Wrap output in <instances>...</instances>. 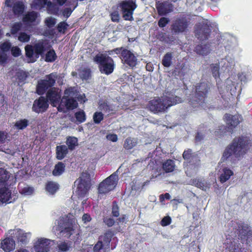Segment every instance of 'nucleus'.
Returning a JSON list of instances; mask_svg holds the SVG:
<instances>
[{
    "label": "nucleus",
    "instance_id": "57",
    "mask_svg": "<svg viewBox=\"0 0 252 252\" xmlns=\"http://www.w3.org/2000/svg\"><path fill=\"white\" fill-rule=\"evenodd\" d=\"M169 18L166 17H161L158 21V26L161 28L165 27L169 22Z\"/></svg>",
    "mask_w": 252,
    "mask_h": 252
},
{
    "label": "nucleus",
    "instance_id": "28",
    "mask_svg": "<svg viewBox=\"0 0 252 252\" xmlns=\"http://www.w3.org/2000/svg\"><path fill=\"white\" fill-rule=\"evenodd\" d=\"M65 163L63 162L59 161L55 164L54 168L52 171V174L54 176H60L65 172Z\"/></svg>",
    "mask_w": 252,
    "mask_h": 252
},
{
    "label": "nucleus",
    "instance_id": "44",
    "mask_svg": "<svg viewBox=\"0 0 252 252\" xmlns=\"http://www.w3.org/2000/svg\"><path fill=\"white\" fill-rule=\"evenodd\" d=\"M194 157L192 150L188 149L185 150L183 154V158L188 163H190L191 160Z\"/></svg>",
    "mask_w": 252,
    "mask_h": 252
},
{
    "label": "nucleus",
    "instance_id": "6",
    "mask_svg": "<svg viewBox=\"0 0 252 252\" xmlns=\"http://www.w3.org/2000/svg\"><path fill=\"white\" fill-rule=\"evenodd\" d=\"M74 95V89L70 87L66 89L64 91V95L61 100L58 107L59 112H65L64 109L73 110L78 106V103L76 99L72 97Z\"/></svg>",
    "mask_w": 252,
    "mask_h": 252
},
{
    "label": "nucleus",
    "instance_id": "25",
    "mask_svg": "<svg viewBox=\"0 0 252 252\" xmlns=\"http://www.w3.org/2000/svg\"><path fill=\"white\" fill-rule=\"evenodd\" d=\"M12 7L14 14L17 16L22 15L25 10V5L23 2L21 1L16 2Z\"/></svg>",
    "mask_w": 252,
    "mask_h": 252
},
{
    "label": "nucleus",
    "instance_id": "50",
    "mask_svg": "<svg viewBox=\"0 0 252 252\" xmlns=\"http://www.w3.org/2000/svg\"><path fill=\"white\" fill-rule=\"evenodd\" d=\"M22 27V24L20 22H16L14 23L11 27L10 32L12 34H16L19 31Z\"/></svg>",
    "mask_w": 252,
    "mask_h": 252
},
{
    "label": "nucleus",
    "instance_id": "34",
    "mask_svg": "<svg viewBox=\"0 0 252 252\" xmlns=\"http://www.w3.org/2000/svg\"><path fill=\"white\" fill-rule=\"evenodd\" d=\"M66 144L67 148L72 151L78 145V139L74 136H68L66 137Z\"/></svg>",
    "mask_w": 252,
    "mask_h": 252
},
{
    "label": "nucleus",
    "instance_id": "32",
    "mask_svg": "<svg viewBox=\"0 0 252 252\" xmlns=\"http://www.w3.org/2000/svg\"><path fill=\"white\" fill-rule=\"evenodd\" d=\"M175 167V164L174 160L168 159L164 161L162 164L163 170L166 173H170L173 172Z\"/></svg>",
    "mask_w": 252,
    "mask_h": 252
},
{
    "label": "nucleus",
    "instance_id": "58",
    "mask_svg": "<svg viewBox=\"0 0 252 252\" xmlns=\"http://www.w3.org/2000/svg\"><path fill=\"white\" fill-rule=\"evenodd\" d=\"M45 23L48 28H52L56 24V19L51 17H48L46 19Z\"/></svg>",
    "mask_w": 252,
    "mask_h": 252
},
{
    "label": "nucleus",
    "instance_id": "30",
    "mask_svg": "<svg viewBox=\"0 0 252 252\" xmlns=\"http://www.w3.org/2000/svg\"><path fill=\"white\" fill-rule=\"evenodd\" d=\"M121 9L132 10L134 11L137 7V5L135 1L133 0H126L122 2L121 3Z\"/></svg>",
    "mask_w": 252,
    "mask_h": 252
},
{
    "label": "nucleus",
    "instance_id": "60",
    "mask_svg": "<svg viewBox=\"0 0 252 252\" xmlns=\"http://www.w3.org/2000/svg\"><path fill=\"white\" fill-rule=\"evenodd\" d=\"M8 133L4 131L0 130V143L3 144L9 137Z\"/></svg>",
    "mask_w": 252,
    "mask_h": 252
},
{
    "label": "nucleus",
    "instance_id": "13",
    "mask_svg": "<svg viewBox=\"0 0 252 252\" xmlns=\"http://www.w3.org/2000/svg\"><path fill=\"white\" fill-rule=\"evenodd\" d=\"M59 231L62 236L69 238L74 231L73 223L67 218H62L59 221Z\"/></svg>",
    "mask_w": 252,
    "mask_h": 252
},
{
    "label": "nucleus",
    "instance_id": "56",
    "mask_svg": "<svg viewBox=\"0 0 252 252\" xmlns=\"http://www.w3.org/2000/svg\"><path fill=\"white\" fill-rule=\"evenodd\" d=\"M211 69H212V72L213 77L215 79L219 78L220 77L219 65L218 64H215V65L213 64Z\"/></svg>",
    "mask_w": 252,
    "mask_h": 252
},
{
    "label": "nucleus",
    "instance_id": "59",
    "mask_svg": "<svg viewBox=\"0 0 252 252\" xmlns=\"http://www.w3.org/2000/svg\"><path fill=\"white\" fill-rule=\"evenodd\" d=\"M10 50L12 56L14 57H18L21 55V50L18 46L11 47Z\"/></svg>",
    "mask_w": 252,
    "mask_h": 252
},
{
    "label": "nucleus",
    "instance_id": "37",
    "mask_svg": "<svg viewBox=\"0 0 252 252\" xmlns=\"http://www.w3.org/2000/svg\"><path fill=\"white\" fill-rule=\"evenodd\" d=\"M29 125V121L26 119H20L17 121L14 125V127L17 130H23Z\"/></svg>",
    "mask_w": 252,
    "mask_h": 252
},
{
    "label": "nucleus",
    "instance_id": "42",
    "mask_svg": "<svg viewBox=\"0 0 252 252\" xmlns=\"http://www.w3.org/2000/svg\"><path fill=\"white\" fill-rule=\"evenodd\" d=\"M57 58L56 53L54 49H50L45 55V61L46 62H54Z\"/></svg>",
    "mask_w": 252,
    "mask_h": 252
},
{
    "label": "nucleus",
    "instance_id": "19",
    "mask_svg": "<svg viewBox=\"0 0 252 252\" xmlns=\"http://www.w3.org/2000/svg\"><path fill=\"white\" fill-rule=\"evenodd\" d=\"M11 198V191L7 185H0V202L7 203Z\"/></svg>",
    "mask_w": 252,
    "mask_h": 252
},
{
    "label": "nucleus",
    "instance_id": "21",
    "mask_svg": "<svg viewBox=\"0 0 252 252\" xmlns=\"http://www.w3.org/2000/svg\"><path fill=\"white\" fill-rule=\"evenodd\" d=\"M192 185L204 191L210 188L211 184L204 179H193L191 180Z\"/></svg>",
    "mask_w": 252,
    "mask_h": 252
},
{
    "label": "nucleus",
    "instance_id": "1",
    "mask_svg": "<svg viewBox=\"0 0 252 252\" xmlns=\"http://www.w3.org/2000/svg\"><path fill=\"white\" fill-rule=\"evenodd\" d=\"M250 143L249 137L241 136L235 138L232 143L224 150L221 159L223 160H226L232 155L236 158L243 156L246 153Z\"/></svg>",
    "mask_w": 252,
    "mask_h": 252
},
{
    "label": "nucleus",
    "instance_id": "36",
    "mask_svg": "<svg viewBox=\"0 0 252 252\" xmlns=\"http://www.w3.org/2000/svg\"><path fill=\"white\" fill-rule=\"evenodd\" d=\"M37 17V14L35 11L28 12L23 17L24 23H32L34 22Z\"/></svg>",
    "mask_w": 252,
    "mask_h": 252
},
{
    "label": "nucleus",
    "instance_id": "48",
    "mask_svg": "<svg viewBox=\"0 0 252 252\" xmlns=\"http://www.w3.org/2000/svg\"><path fill=\"white\" fill-rule=\"evenodd\" d=\"M68 27V25L67 23L64 21H63L60 22L58 24L57 28L59 32L64 34L65 33V31H66Z\"/></svg>",
    "mask_w": 252,
    "mask_h": 252
},
{
    "label": "nucleus",
    "instance_id": "63",
    "mask_svg": "<svg viewBox=\"0 0 252 252\" xmlns=\"http://www.w3.org/2000/svg\"><path fill=\"white\" fill-rule=\"evenodd\" d=\"M8 57L5 53L0 52V64L4 65L7 63Z\"/></svg>",
    "mask_w": 252,
    "mask_h": 252
},
{
    "label": "nucleus",
    "instance_id": "46",
    "mask_svg": "<svg viewBox=\"0 0 252 252\" xmlns=\"http://www.w3.org/2000/svg\"><path fill=\"white\" fill-rule=\"evenodd\" d=\"M104 119V114L101 112H95L94 113L93 119L95 124H99Z\"/></svg>",
    "mask_w": 252,
    "mask_h": 252
},
{
    "label": "nucleus",
    "instance_id": "47",
    "mask_svg": "<svg viewBox=\"0 0 252 252\" xmlns=\"http://www.w3.org/2000/svg\"><path fill=\"white\" fill-rule=\"evenodd\" d=\"M80 78L83 80H87L91 77V71L90 69H84L79 73Z\"/></svg>",
    "mask_w": 252,
    "mask_h": 252
},
{
    "label": "nucleus",
    "instance_id": "54",
    "mask_svg": "<svg viewBox=\"0 0 252 252\" xmlns=\"http://www.w3.org/2000/svg\"><path fill=\"white\" fill-rule=\"evenodd\" d=\"M70 246L65 242H63L58 245V250L61 252H66L69 249Z\"/></svg>",
    "mask_w": 252,
    "mask_h": 252
},
{
    "label": "nucleus",
    "instance_id": "24",
    "mask_svg": "<svg viewBox=\"0 0 252 252\" xmlns=\"http://www.w3.org/2000/svg\"><path fill=\"white\" fill-rule=\"evenodd\" d=\"M68 149L65 145L57 146L56 147V158L58 160H62L68 153Z\"/></svg>",
    "mask_w": 252,
    "mask_h": 252
},
{
    "label": "nucleus",
    "instance_id": "18",
    "mask_svg": "<svg viewBox=\"0 0 252 252\" xmlns=\"http://www.w3.org/2000/svg\"><path fill=\"white\" fill-rule=\"evenodd\" d=\"M46 98L48 100H49L54 106H56L61 101V94L55 88H51L48 91Z\"/></svg>",
    "mask_w": 252,
    "mask_h": 252
},
{
    "label": "nucleus",
    "instance_id": "4",
    "mask_svg": "<svg viewBox=\"0 0 252 252\" xmlns=\"http://www.w3.org/2000/svg\"><path fill=\"white\" fill-rule=\"evenodd\" d=\"M110 55L115 53L120 55L122 63L131 68L135 67L138 64L137 56L130 50L123 47L114 48L108 51Z\"/></svg>",
    "mask_w": 252,
    "mask_h": 252
},
{
    "label": "nucleus",
    "instance_id": "53",
    "mask_svg": "<svg viewBox=\"0 0 252 252\" xmlns=\"http://www.w3.org/2000/svg\"><path fill=\"white\" fill-rule=\"evenodd\" d=\"M112 214L113 217H118L119 215V207L116 201L112 203Z\"/></svg>",
    "mask_w": 252,
    "mask_h": 252
},
{
    "label": "nucleus",
    "instance_id": "33",
    "mask_svg": "<svg viewBox=\"0 0 252 252\" xmlns=\"http://www.w3.org/2000/svg\"><path fill=\"white\" fill-rule=\"evenodd\" d=\"M195 52L199 55L205 56L210 53L209 47L207 44H199L195 47Z\"/></svg>",
    "mask_w": 252,
    "mask_h": 252
},
{
    "label": "nucleus",
    "instance_id": "43",
    "mask_svg": "<svg viewBox=\"0 0 252 252\" xmlns=\"http://www.w3.org/2000/svg\"><path fill=\"white\" fill-rule=\"evenodd\" d=\"M107 249L104 245L98 240L97 243L94 246L93 252H106Z\"/></svg>",
    "mask_w": 252,
    "mask_h": 252
},
{
    "label": "nucleus",
    "instance_id": "9",
    "mask_svg": "<svg viewBox=\"0 0 252 252\" xmlns=\"http://www.w3.org/2000/svg\"><path fill=\"white\" fill-rule=\"evenodd\" d=\"M75 183L77 184V192L78 194L81 197H84L88 192L91 186L90 174L87 172H83Z\"/></svg>",
    "mask_w": 252,
    "mask_h": 252
},
{
    "label": "nucleus",
    "instance_id": "41",
    "mask_svg": "<svg viewBox=\"0 0 252 252\" xmlns=\"http://www.w3.org/2000/svg\"><path fill=\"white\" fill-rule=\"evenodd\" d=\"M47 10L49 13L52 14H57L59 10V7L55 3L50 0H48L46 5Z\"/></svg>",
    "mask_w": 252,
    "mask_h": 252
},
{
    "label": "nucleus",
    "instance_id": "52",
    "mask_svg": "<svg viewBox=\"0 0 252 252\" xmlns=\"http://www.w3.org/2000/svg\"><path fill=\"white\" fill-rule=\"evenodd\" d=\"M30 35L26 32H21L19 33L18 40L22 42H28L30 40Z\"/></svg>",
    "mask_w": 252,
    "mask_h": 252
},
{
    "label": "nucleus",
    "instance_id": "3",
    "mask_svg": "<svg viewBox=\"0 0 252 252\" xmlns=\"http://www.w3.org/2000/svg\"><path fill=\"white\" fill-rule=\"evenodd\" d=\"M210 89V86L207 82H201L197 83L195 86L194 94L189 100V105L193 108L206 106V99Z\"/></svg>",
    "mask_w": 252,
    "mask_h": 252
},
{
    "label": "nucleus",
    "instance_id": "26",
    "mask_svg": "<svg viewBox=\"0 0 252 252\" xmlns=\"http://www.w3.org/2000/svg\"><path fill=\"white\" fill-rule=\"evenodd\" d=\"M28 235H31V233H26L21 229H17L15 232V235L17 241L23 244H26L28 243Z\"/></svg>",
    "mask_w": 252,
    "mask_h": 252
},
{
    "label": "nucleus",
    "instance_id": "20",
    "mask_svg": "<svg viewBox=\"0 0 252 252\" xmlns=\"http://www.w3.org/2000/svg\"><path fill=\"white\" fill-rule=\"evenodd\" d=\"M15 243L12 238L7 237L1 242L0 248L5 252H10L15 248Z\"/></svg>",
    "mask_w": 252,
    "mask_h": 252
},
{
    "label": "nucleus",
    "instance_id": "11",
    "mask_svg": "<svg viewBox=\"0 0 252 252\" xmlns=\"http://www.w3.org/2000/svg\"><path fill=\"white\" fill-rule=\"evenodd\" d=\"M190 25V19L186 17L177 18L171 25V30L174 34H179L188 31Z\"/></svg>",
    "mask_w": 252,
    "mask_h": 252
},
{
    "label": "nucleus",
    "instance_id": "8",
    "mask_svg": "<svg viewBox=\"0 0 252 252\" xmlns=\"http://www.w3.org/2000/svg\"><path fill=\"white\" fill-rule=\"evenodd\" d=\"M118 181L117 171L114 172L99 184L97 188L98 193L105 194L113 190L117 185Z\"/></svg>",
    "mask_w": 252,
    "mask_h": 252
},
{
    "label": "nucleus",
    "instance_id": "62",
    "mask_svg": "<svg viewBox=\"0 0 252 252\" xmlns=\"http://www.w3.org/2000/svg\"><path fill=\"white\" fill-rule=\"evenodd\" d=\"M103 222L108 227L112 226L115 223V220L110 217L104 218Z\"/></svg>",
    "mask_w": 252,
    "mask_h": 252
},
{
    "label": "nucleus",
    "instance_id": "5",
    "mask_svg": "<svg viewBox=\"0 0 252 252\" xmlns=\"http://www.w3.org/2000/svg\"><path fill=\"white\" fill-rule=\"evenodd\" d=\"M94 61L98 64L101 73L109 75L113 72L115 66L114 61L108 55L98 53L94 57Z\"/></svg>",
    "mask_w": 252,
    "mask_h": 252
},
{
    "label": "nucleus",
    "instance_id": "39",
    "mask_svg": "<svg viewBox=\"0 0 252 252\" xmlns=\"http://www.w3.org/2000/svg\"><path fill=\"white\" fill-rule=\"evenodd\" d=\"M137 144V141L134 138L128 137L125 140L124 144V148L127 150H131Z\"/></svg>",
    "mask_w": 252,
    "mask_h": 252
},
{
    "label": "nucleus",
    "instance_id": "51",
    "mask_svg": "<svg viewBox=\"0 0 252 252\" xmlns=\"http://www.w3.org/2000/svg\"><path fill=\"white\" fill-rule=\"evenodd\" d=\"M11 48V44L8 41H5L0 44V49L1 52L5 53L9 51Z\"/></svg>",
    "mask_w": 252,
    "mask_h": 252
},
{
    "label": "nucleus",
    "instance_id": "23",
    "mask_svg": "<svg viewBox=\"0 0 252 252\" xmlns=\"http://www.w3.org/2000/svg\"><path fill=\"white\" fill-rule=\"evenodd\" d=\"M167 6L171 7V4H167L165 2H156V7L159 15H165L167 13L172 11V9L168 8Z\"/></svg>",
    "mask_w": 252,
    "mask_h": 252
},
{
    "label": "nucleus",
    "instance_id": "12",
    "mask_svg": "<svg viewBox=\"0 0 252 252\" xmlns=\"http://www.w3.org/2000/svg\"><path fill=\"white\" fill-rule=\"evenodd\" d=\"M237 234L239 238L243 242H246L247 245H250L252 242V230L250 226L244 222L237 224Z\"/></svg>",
    "mask_w": 252,
    "mask_h": 252
},
{
    "label": "nucleus",
    "instance_id": "2",
    "mask_svg": "<svg viewBox=\"0 0 252 252\" xmlns=\"http://www.w3.org/2000/svg\"><path fill=\"white\" fill-rule=\"evenodd\" d=\"M181 97L177 95L166 96L163 98L158 97L149 101L148 108L154 114L166 111L170 107L182 102Z\"/></svg>",
    "mask_w": 252,
    "mask_h": 252
},
{
    "label": "nucleus",
    "instance_id": "40",
    "mask_svg": "<svg viewBox=\"0 0 252 252\" xmlns=\"http://www.w3.org/2000/svg\"><path fill=\"white\" fill-rule=\"evenodd\" d=\"M173 58L172 53L168 52L166 53L163 57L162 60V64L166 67H169L172 64V60Z\"/></svg>",
    "mask_w": 252,
    "mask_h": 252
},
{
    "label": "nucleus",
    "instance_id": "27",
    "mask_svg": "<svg viewBox=\"0 0 252 252\" xmlns=\"http://www.w3.org/2000/svg\"><path fill=\"white\" fill-rule=\"evenodd\" d=\"M233 175V172L227 167L222 169V173L219 177V180L221 183H224L228 180L231 176Z\"/></svg>",
    "mask_w": 252,
    "mask_h": 252
},
{
    "label": "nucleus",
    "instance_id": "7",
    "mask_svg": "<svg viewBox=\"0 0 252 252\" xmlns=\"http://www.w3.org/2000/svg\"><path fill=\"white\" fill-rule=\"evenodd\" d=\"M60 77L57 72H52L46 75L44 79L38 81L36 87V93L39 95L44 94L50 88L53 87L56 80Z\"/></svg>",
    "mask_w": 252,
    "mask_h": 252
},
{
    "label": "nucleus",
    "instance_id": "16",
    "mask_svg": "<svg viewBox=\"0 0 252 252\" xmlns=\"http://www.w3.org/2000/svg\"><path fill=\"white\" fill-rule=\"evenodd\" d=\"M50 239L40 238L34 244V250L36 252H48L51 247Z\"/></svg>",
    "mask_w": 252,
    "mask_h": 252
},
{
    "label": "nucleus",
    "instance_id": "17",
    "mask_svg": "<svg viewBox=\"0 0 252 252\" xmlns=\"http://www.w3.org/2000/svg\"><path fill=\"white\" fill-rule=\"evenodd\" d=\"M33 47L34 49L36 58H37L39 55H43L50 48V45L47 41L39 40L34 43Z\"/></svg>",
    "mask_w": 252,
    "mask_h": 252
},
{
    "label": "nucleus",
    "instance_id": "10",
    "mask_svg": "<svg viewBox=\"0 0 252 252\" xmlns=\"http://www.w3.org/2000/svg\"><path fill=\"white\" fill-rule=\"evenodd\" d=\"M212 32V27L206 20L202 22L195 25L194 33L195 36L200 41H205L209 39Z\"/></svg>",
    "mask_w": 252,
    "mask_h": 252
},
{
    "label": "nucleus",
    "instance_id": "61",
    "mask_svg": "<svg viewBox=\"0 0 252 252\" xmlns=\"http://www.w3.org/2000/svg\"><path fill=\"white\" fill-rule=\"evenodd\" d=\"M48 1V0H34L33 4L35 6L40 8L44 7Z\"/></svg>",
    "mask_w": 252,
    "mask_h": 252
},
{
    "label": "nucleus",
    "instance_id": "55",
    "mask_svg": "<svg viewBox=\"0 0 252 252\" xmlns=\"http://www.w3.org/2000/svg\"><path fill=\"white\" fill-rule=\"evenodd\" d=\"M221 125L218 126V128L215 131V135L216 136L220 137L223 136L227 132H228V129L221 128Z\"/></svg>",
    "mask_w": 252,
    "mask_h": 252
},
{
    "label": "nucleus",
    "instance_id": "14",
    "mask_svg": "<svg viewBox=\"0 0 252 252\" xmlns=\"http://www.w3.org/2000/svg\"><path fill=\"white\" fill-rule=\"evenodd\" d=\"M242 118L238 115H231L230 114H225L224 115V120L226 123V126L221 125V128L228 129V132L232 134L234 129L240 124L242 120H240Z\"/></svg>",
    "mask_w": 252,
    "mask_h": 252
},
{
    "label": "nucleus",
    "instance_id": "45",
    "mask_svg": "<svg viewBox=\"0 0 252 252\" xmlns=\"http://www.w3.org/2000/svg\"><path fill=\"white\" fill-rule=\"evenodd\" d=\"M123 17L125 20L131 21L133 20V14L134 11L132 10L121 9Z\"/></svg>",
    "mask_w": 252,
    "mask_h": 252
},
{
    "label": "nucleus",
    "instance_id": "64",
    "mask_svg": "<svg viewBox=\"0 0 252 252\" xmlns=\"http://www.w3.org/2000/svg\"><path fill=\"white\" fill-rule=\"evenodd\" d=\"M171 222V218L169 216L164 217L161 220L160 224L162 226L169 225Z\"/></svg>",
    "mask_w": 252,
    "mask_h": 252
},
{
    "label": "nucleus",
    "instance_id": "35",
    "mask_svg": "<svg viewBox=\"0 0 252 252\" xmlns=\"http://www.w3.org/2000/svg\"><path fill=\"white\" fill-rule=\"evenodd\" d=\"M45 188L50 194H54L59 189V185L56 182L49 181L46 183Z\"/></svg>",
    "mask_w": 252,
    "mask_h": 252
},
{
    "label": "nucleus",
    "instance_id": "22",
    "mask_svg": "<svg viewBox=\"0 0 252 252\" xmlns=\"http://www.w3.org/2000/svg\"><path fill=\"white\" fill-rule=\"evenodd\" d=\"M113 236V232L110 230H108L103 235L99 236L98 240L104 245L106 249H109L110 243Z\"/></svg>",
    "mask_w": 252,
    "mask_h": 252
},
{
    "label": "nucleus",
    "instance_id": "38",
    "mask_svg": "<svg viewBox=\"0 0 252 252\" xmlns=\"http://www.w3.org/2000/svg\"><path fill=\"white\" fill-rule=\"evenodd\" d=\"M74 117L77 124H81L85 122L87 118L86 113L83 110H80L75 112Z\"/></svg>",
    "mask_w": 252,
    "mask_h": 252
},
{
    "label": "nucleus",
    "instance_id": "15",
    "mask_svg": "<svg viewBox=\"0 0 252 252\" xmlns=\"http://www.w3.org/2000/svg\"><path fill=\"white\" fill-rule=\"evenodd\" d=\"M49 107L48 99L42 96L36 99L33 103L32 111L36 113H43L46 112Z\"/></svg>",
    "mask_w": 252,
    "mask_h": 252
},
{
    "label": "nucleus",
    "instance_id": "31",
    "mask_svg": "<svg viewBox=\"0 0 252 252\" xmlns=\"http://www.w3.org/2000/svg\"><path fill=\"white\" fill-rule=\"evenodd\" d=\"M10 174L6 169L0 168V185H7V182L10 178Z\"/></svg>",
    "mask_w": 252,
    "mask_h": 252
},
{
    "label": "nucleus",
    "instance_id": "29",
    "mask_svg": "<svg viewBox=\"0 0 252 252\" xmlns=\"http://www.w3.org/2000/svg\"><path fill=\"white\" fill-rule=\"evenodd\" d=\"M26 57L30 60L29 62L34 63L36 61V58L34 57V49L33 45H27L25 47Z\"/></svg>",
    "mask_w": 252,
    "mask_h": 252
},
{
    "label": "nucleus",
    "instance_id": "49",
    "mask_svg": "<svg viewBox=\"0 0 252 252\" xmlns=\"http://www.w3.org/2000/svg\"><path fill=\"white\" fill-rule=\"evenodd\" d=\"M34 191V189L33 187L27 186L23 188H22L19 190V192L21 194H24L26 195H31Z\"/></svg>",
    "mask_w": 252,
    "mask_h": 252
}]
</instances>
